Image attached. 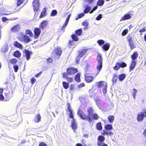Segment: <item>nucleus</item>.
<instances>
[{
  "label": "nucleus",
  "mask_w": 146,
  "mask_h": 146,
  "mask_svg": "<svg viewBox=\"0 0 146 146\" xmlns=\"http://www.w3.org/2000/svg\"><path fill=\"white\" fill-rule=\"evenodd\" d=\"M20 26L19 25H17L13 27L11 29V31L13 32L19 31Z\"/></svg>",
  "instance_id": "nucleus-28"
},
{
  "label": "nucleus",
  "mask_w": 146,
  "mask_h": 146,
  "mask_svg": "<svg viewBox=\"0 0 146 146\" xmlns=\"http://www.w3.org/2000/svg\"><path fill=\"white\" fill-rule=\"evenodd\" d=\"M98 8V7L97 6H95L94 7L93 9L90 11L89 13H92L95 10H96Z\"/></svg>",
  "instance_id": "nucleus-63"
},
{
  "label": "nucleus",
  "mask_w": 146,
  "mask_h": 146,
  "mask_svg": "<svg viewBox=\"0 0 146 146\" xmlns=\"http://www.w3.org/2000/svg\"><path fill=\"white\" fill-rule=\"evenodd\" d=\"M88 49H82L79 51L78 56L77 57L76 60V63L78 64L80 58L82 57L86 52Z\"/></svg>",
  "instance_id": "nucleus-8"
},
{
  "label": "nucleus",
  "mask_w": 146,
  "mask_h": 146,
  "mask_svg": "<svg viewBox=\"0 0 146 146\" xmlns=\"http://www.w3.org/2000/svg\"><path fill=\"white\" fill-rule=\"evenodd\" d=\"M97 59L98 63H102L103 62V59L102 55L101 54L97 55Z\"/></svg>",
  "instance_id": "nucleus-23"
},
{
  "label": "nucleus",
  "mask_w": 146,
  "mask_h": 146,
  "mask_svg": "<svg viewBox=\"0 0 146 146\" xmlns=\"http://www.w3.org/2000/svg\"><path fill=\"white\" fill-rule=\"evenodd\" d=\"M3 91V89H0V100H2L4 99L3 96L2 94Z\"/></svg>",
  "instance_id": "nucleus-51"
},
{
  "label": "nucleus",
  "mask_w": 146,
  "mask_h": 146,
  "mask_svg": "<svg viewBox=\"0 0 146 146\" xmlns=\"http://www.w3.org/2000/svg\"><path fill=\"white\" fill-rule=\"evenodd\" d=\"M78 72V69L74 67L69 68L66 70V72L68 74L70 75H74Z\"/></svg>",
  "instance_id": "nucleus-5"
},
{
  "label": "nucleus",
  "mask_w": 146,
  "mask_h": 146,
  "mask_svg": "<svg viewBox=\"0 0 146 146\" xmlns=\"http://www.w3.org/2000/svg\"><path fill=\"white\" fill-rule=\"evenodd\" d=\"M104 0H98L97 2V5L98 6H102L104 3Z\"/></svg>",
  "instance_id": "nucleus-44"
},
{
  "label": "nucleus",
  "mask_w": 146,
  "mask_h": 146,
  "mask_svg": "<svg viewBox=\"0 0 146 146\" xmlns=\"http://www.w3.org/2000/svg\"><path fill=\"white\" fill-rule=\"evenodd\" d=\"M63 87L65 89H67L69 87V83L66 82H62Z\"/></svg>",
  "instance_id": "nucleus-39"
},
{
  "label": "nucleus",
  "mask_w": 146,
  "mask_h": 146,
  "mask_svg": "<svg viewBox=\"0 0 146 146\" xmlns=\"http://www.w3.org/2000/svg\"><path fill=\"white\" fill-rule=\"evenodd\" d=\"M87 111L88 115L87 117H89L90 118V120H88L89 123H91L93 119H97L98 118V116L96 113H94V110L92 109L91 107H88V108Z\"/></svg>",
  "instance_id": "nucleus-1"
},
{
  "label": "nucleus",
  "mask_w": 146,
  "mask_h": 146,
  "mask_svg": "<svg viewBox=\"0 0 146 146\" xmlns=\"http://www.w3.org/2000/svg\"><path fill=\"white\" fill-rule=\"evenodd\" d=\"M110 46V44L109 43L107 42L104 45H102V47L103 50L104 51L106 52L109 50Z\"/></svg>",
  "instance_id": "nucleus-15"
},
{
  "label": "nucleus",
  "mask_w": 146,
  "mask_h": 146,
  "mask_svg": "<svg viewBox=\"0 0 146 146\" xmlns=\"http://www.w3.org/2000/svg\"><path fill=\"white\" fill-rule=\"evenodd\" d=\"M71 37L73 41H76L78 40V37L75 34L72 35H71Z\"/></svg>",
  "instance_id": "nucleus-41"
},
{
  "label": "nucleus",
  "mask_w": 146,
  "mask_h": 146,
  "mask_svg": "<svg viewBox=\"0 0 146 146\" xmlns=\"http://www.w3.org/2000/svg\"><path fill=\"white\" fill-rule=\"evenodd\" d=\"M36 80L35 79V78H34L33 77V78H32L31 79V84H34Z\"/></svg>",
  "instance_id": "nucleus-64"
},
{
  "label": "nucleus",
  "mask_w": 146,
  "mask_h": 146,
  "mask_svg": "<svg viewBox=\"0 0 146 146\" xmlns=\"http://www.w3.org/2000/svg\"><path fill=\"white\" fill-rule=\"evenodd\" d=\"M41 117L40 114H37L34 119L36 123L39 122L41 120Z\"/></svg>",
  "instance_id": "nucleus-30"
},
{
  "label": "nucleus",
  "mask_w": 146,
  "mask_h": 146,
  "mask_svg": "<svg viewBox=\"0 0 146 146\" xmlns=\"http://www.w3.org/2000/svg\"><path fill=\"white\" fill-rule=\"evenodd\" d=\"M70 112L69 113V117L70 118L72 119H75L74 118V116L73 113L72 111H69Z\"/></svg>",
  "instance_id": "nucleus-58"
},
{
  "label": "nucleus",
  "mask_w": 146,
  "mask_h": 146,
  "mask_svg": "<svg viewBox=\"0 0 146 146\" xmlns=\"http://www.w3.org/2000/svg\"><path fill=\"white\" fill-rule=\"evenodd\" d=\"M17 62V60L15 58H13L10 60L11 63L13 64H15Z\"/></svg>",
  "instance_id": "nucleus-53"
},
{
  "label": "nucleus",
  "mask_w": 146,
  "mask_h": 146,
  "mask_svg": "<svg viewBox=\"0 0 146 146\" xmlns=\"http://www.w3.org/2000/svg\"><path fill=\"white\" fill-rule=\"evenodd\" d=\"M85 73V77L86 81L88 83L91 82L93 79V77L91 76H87V73H86V71Z\"/></svg>",
  "instance_id": "nucleus-16"
},
{
  "label": "nucleus",
  "mask_w": 146,
  "mask_h": 146,
  "mask_svg": "<svg viewBox=\"0 0 146 146\" xmlns=\"http://www.w3.org/2000/svg\"><path fill=\"white\" fill-rule=\"evenodd\" d=\"M47 24V22L46 21L44 20L42 21L40 25V27L41 29H44V28L46 27V26Z\"/></svg>",
  "instance_id": "nucleus-25"
},
{
  "label": "nucleus",
  "mask_w": 146,
  "mask_h": 146,
  "mask_svg": "<svg viewBox=\"0 0 146 146\" xmlns=\"http://www.w3.org/2000/svg\"><path fill=\"white\" fill-rule=\"evenodd\" d=\"M32 53V52L28 50H24V55L25 56L27 60H29L31 57V55Z\"/></svg>",
  "instance_id": "nucleus-9"
},
{
  "label": "nucleus",
  "mask_w": 146,
  "mask_h": 146,
  "mask_svg": "<svg viewBox=\"0 0 146 146\" xmlns=\"http://www.w3.org/2000/svg\"><path fill=\"white\" fill-rule=\"evenodd\" d=\"M105 129L106 131L111 130L113 129L112 126L110 124L106 125L105 126Z\"/></svg>",
  "instance_id": "nucleus-37"
},
{
  "label": "nucleus",
  "mask_w": 146,
  "mask_h": 146,
  "mask_svg": "<svg viewBox=\"0 0 146 146\" xmlns=\"http://www.w3.org/2000/svg\"><path fill=\"white\" fill-rule=\"evenodd\" d=\"M77 115L83 120L87 121L90 120V119L89 117H87V115L85 114V113L80 109L78 111Z\"/></svg>",
  "instance_id": "nucleus-2"
},
{
  "label": "nucleus",
  "mask_w": 146,
  "mask_h": 146,
  "mask_svg": "<svg viewBox=\"0 0 146 146\" xmlns=\"http://www.w3.org/2000/svg\"><path fill=\"white\" fill-rule=\"evenodd\" d=\"M71 125L72 129L74 130L76 129L77 127V124L75 119H72Z\"/></svg>",
  "instance_id": "nucleus-20"
},
{
  "label": "nucleus",
  "mask_w": 146,
  "mask_h": 146,
  "mask_svg": "<svg viewBox=\"0 0 146 146\" xmlns=\"http://www.w3.org/2000/svg\"><path fill=\"white\" fill-rule=\"evenodd\" d=\"M131 15L130 13H126L122 16L120 20V21H125L130 19L131 18Z\"/></svg>",
  "instance_id": "nucleus-11"
},
{
  "label": "nucleus",
  "mask_w": 146,
  "mask_h": 146,
  "mask_svg": "<svg viewBox=\"0 0 146 146\" xmlns=\"http://www.w3.org/2000/svg\"><path fill=\"white\" fill-rule=\"evenodd\" d=\"M94 100L96 102L97 106L99 107V104H100L102 102L101 98L98 97H96V98H94Z\"/></svg>",
  "instance_id": "nucleus-32"
},
{
  "label": "nucleus",
  "mask_w": 146,
  "mask_h": 146,
  "mask_svg": "<svg viewBox=\"0 0 146 146\" xmlns=\"http://www.w3.org/2000/svg\"><path fill=\"white\" fill-rule=\"evenodd\" d=\"M102 15L101 14H99L96 18V20L97 21L100 20L102 18Z\"/></svg>",
  "instance_id": "nucleus-57"
},
{
  "label": "nucleus",
  "mask_w": 146,
  "mask_h": 146,
  "mask_svg": "<svg viewBox=\"0 0 146 146\" xmlns=\"http://www.w3.org/2000/svg\"><path fill=\"white\" fill-rule=\"evenodd\" d=\"M91 9V8L88 5H86V7L84 10V13H88L89 11H90Z\"/></svg>",
  "instance_id": "nucleus-34"
},
{
  "label": "nucleus",
  "mask_w": 146,
  "mask_h": 146,
  "mask_svg": "<svg viewBox=\"0 0 146 146\" xmlns=\"http://www.w3.org/2000/svg\"><path fill=\"white\" fill-rule=\"evenodd\" d=\"M14 45L15 46L20 49H22L23 48L22 45L17 41H15L14 42Z\"/></svg>",
  "instance_id": "nucleus-31"
},
{
  "label": "nucleus",
  "mask_w": 146,
  "mask_h": 146,
  "mask_svg": "<svg viewBox=\"0 0 146 146\" xmlns=\"http://www.w3.org/2000/svg\"><path fill=\"white\" fill-rule=\"evenodd\" d=\"M127 40L129 43L133 42L132 37L130 35H128L127 37Z\"/></svg>",
  "instance_id": "nucleus-45"
},
{
  "label": "nucleus",
  "mask_w": 146,
  "mask_h": 146,
  "mask_svg": "<svg viewBox=\"0 0 146 146\" xmlns=\"http://www.w3.org/2000/svg\"><path fill=\"white\" fill-rule=\"evenodd\" d=\"M34 37L35 38H38L39 36L41 33V30L40 29L38 28H35L34 30Z\"/></svg>",
  "instance_id": "nucleus-13"
},
{
  "label": "nucleus",
  "mask_w": 146,
  "mask_h": 146,
  "mask_svg": "<svg viewBox=\"0 0 146 146\" xmlns=\"http://www.w3.org/2000/svg\"><path fill=\"white\" fill-rule=\"evenodd\" d=\"M70 18V17L67 16L64 23L61 28L62 31H64V30L65 29L68 24Z\"/></svg>",
  "instance_id": "nucleus-17"
},
{
  "label": "nucleus",
  "mask_w": 146,
  "mask_h": 146,
  "mask_svg": "<svg viewBox=\"0 0 146 146\" xmlns=\"http://www.w3.org/2000/svg\"><path fill=\"white\" fill-rule=\"evenodd\" d=\"M84 15V13H80L78 15V17H76V20H77L79 18H80L83 17Z\"/></svg>",
  "instance_id": "nucleus-52"
},
{
  "label": "nucleus",
  "mask_w": 146,
  "mask_h": 146,
  "mask_svg": "<svg viewBox=\"0 0 146 146\" xmlns=\"http://www.w3.org/2000/svg\"><path fill=\"white\" fill-rule=\"evenodd\" d=\"M70 18V17L67 16L64 23L61 28L62 31H64V30L65 29L68 24Z\"/></svg>",
  "instance_id": "nucleus-18"
},
{
  "label": "nucleus",
  "mask_w": 146,
  "mask_h": 146,
  "mask_svg": "<svg viewBox=\"0 0 146 146\" xmlns=\"http://www.w3.org/2000/svg\"><path fill=\"white\" fill-rule=\"evenodd\" d=\"M46 10L45 8L43 9L41 12L39 18H41L45 16L46 15Z\"/></svg>",
  "instance_id": "nucleus-35"
},
{
  "label": "nucleus",
  "mask_w": 146,
  "mask_h": 146,
  "mask_svg": "<svg viewBox=\"0 0 146 146\" xmlns=\"http://www.w3.org/2000/svg\"><path fill=\"white\" fill-rule=\"evenodd\" d=\"M108 119L110 123H112L114 119V116L113 115L109 116L108 117Z\"/></svg>",
  "instance_id": "nucleus-33"
},
{
  "label": "nucleus",
  "mask_w": 146,
  "mask_h": 146,
  "mask_svg": "<svg viewBox=\"0 0 146 146\" xmlns=\"http://www.w3.org/2000/svg\"><path fill=\"white\" fill-rule=\"evenodd\" d=\"M68 111H72V109L71 108L70 105L69 103H68L66 105Z\"/></svg>",
  "instance_id": "nucleus-56"
},
{
  "label": "nucleus",
  "mask_w": 146,
  "mask_h": 146,
  "mask_svg": "<svg viewBox=\"0 0 146 146\" xmlns=\"http://www.w3.org/2000/svg\"><path fill=\"white\" fill-rule=\"evenodd\" d=\"M82 24L83 26H87L88 25V21L86 20H85L82 23Z\"/></svg>",
  "instance_id": "nucleus-55"
},
{
  "label": "nucleus",
  "mask_w": 146,
  "mask_h": 146,
  "mask_svg": "<svg viewBox=\"0 0 146 146\" xmlns=\"http://www.w3.org/2000/svg\"><path fill=\"white\" fill-rule=\"evenodd\" d=\"M126 75L125 74H122L119 75L118 76L119 80L121 82L125 78Z\"/></svg>",
  "instance_id": "nucleus-27"
},
{
  "label": "nucleus",
  "mask_w": 146,
  "mask_h": 146,
  "mask_svg": "<svg viewBox=\"0 0 146 146\" xmlns=\"http://www.w3.org/2000/svg\"><path fill=\"white\" fill-rule=\"evenodd\" d=\"M75 34L78 36H80L82 33V29H80L76 30L75 32Z\"/></svg>",
  "instance_id": "nucleus-42"
},
{
  "label": "nucleus",
  "mask_w": 146,
  "mask_h": 146,
  "mask_svg": "<svg viewBox=\"0 0 146 146\" xmlns=\"http://www.w3.org/2000/svg\"><path fill=\"white\" fill-rule=\"evenodd\" d=\"M39 146H47V145L45 143L41 142L39 143Z\"/></svg>",
  "instance_id": "nucleus-59"
},
{
  "label": "nucleus",
  "mask_w": 146,
  "mask_h": 146,
  "mask_svg": "<svg viewBox=\"0 0 146 146\" xmlns=\"http://www.w3.org/2000/svg\"><path fill=\"white\" fill-rule=\"evenodd\" d=\"M23 0H18L17 1V5L18 6H19L20 5L23 3Z\"/></svg>",
  "instance_id": "nucleus-60"
},
{
  "label": "nucleus",
  "mask_w": 146,
  "mask_h": 146,
  "mask_svg": "<svg viewBox=\"0 0 146 146\" xmlns=\"http://www.w3.org/2000/svg\"><path fill=\"white\" fill-rule=\"evenodd\" d=\"M118 77L115 74H114L113 75V76L112 78V82L113 85L115 83L116 84V82L118 78Z\"/></svg>",
  "instance_id": "nucleus-36"
},
{
  "label": "nucleus",
  "mask_w": 146,
  "mask_h": 146,
  "mask_svg": "<svg viewBox=\"0 0 146 146\" xmlns=\"http://www.w3.org/2000/svg\"><path fill=\"white\" fill-rule=\"evenodd\" d=\"M21 55V53L19 50H16L14 52L13 55L15 57L18 58L20 57Z\"/></svg>",
  "instance_id": "nucleus-29"
},
{
  "label": "nucleus",
  "mask_w": 146,
  "mask_h": 146,
  "mask_svg": "<svg viewBox=\"0 0 146 146\" xmlns=\"http://www.w3.org/2000/svg\"><path fill=\"white\" fill-rule=\"evenodd\" d=\"M23 38L24 41L26 43H28L31 40V39L28 36L25 35H23Z\"/></svg>",
  "instance_id": "nucleus-26"
},
{
  "label": "nucleus",
  "mask_w": 146,
  "mask_h": 146,
  "mask_svg": "<svg viewBox=\"0 0 146 146\" xmlns=\"http://www.w3.org/2000/svg\"><path fill=\"white\" fill-rule=\"evenodd\" d=\"M68 74L67 73H66V72H64L62 74L63 77L64 78L66 79L68 77Z\"/></svg>",
  "instance_id": "nucleus-62"
},
{
  "label": "nucleus",
  "mask_w": 146,
  "mask_h": 146,
  "mask_svg": "<svg viewBox=\"0 0 146 146\" xmlns=\"http://www.w3.org/2000/svg\"><path fill=\"white\" fill-rule=\"evenodd\" d=\"M127 66V64L124 62H122L121 63L117 62L114 67V69L115 70H117L120 68H123L126 67Z\"/></svg>",
  "instance_id": "nucleus-4"
},
{
  "label": "nucleus",
  "mask_w": 146,
  "mask_h": 146,
  "mask_svg": "<svg viewBox=\"0 0 146 146\" xmlns=\"http://www.w3.org/2000/svg\"><path fill=\"white\" fill-rule=\"evenodd\" d=\"M146 117V110L143 112L139 113L137 116V120L138 121H141L143 119L144 117Z\"/></svg>",
  "instance_id": "nucleus-6"
},
{
  "label": "nucleus",
  "mask_w": 146,
  "mask_h": 146,
  "mask_svg": "<svg viewBox=\"0 0 146 146\" xmlns=\"http://www.w3.org/2000/svg\"><path fill=\"white\" fill-rule=\"evenodd\" d=\"M136 64V62L135 61L131 60L130 64L129 67V72H130L132 71L135 68Z\"/></svg>",
  "instance_id": "nucleus-14"
},
{
  "label": "nucleus",
  "mask_w": 146,
  "mask_h": 146,
  "mask_svg": "<svg viewBox=\"0 0 146 146\" xmlns=\"http://www.w3.org/2000/svg\"><path fill=\"white\" fill-rule=\"evenodd\" d=\"M138 54L137 52H134L133 54L131 55V57L132 59L131 60L135 61V60L137 58Z\"/></svg>",
  "instance_id": "nucleus-24"
},
{
  "label": "nucleus",
  "mask_w": 146,
  "mask_h": 146,
  "mask_svg": "<svg viewBox=\"0 0 146 146\" xmlns=\"http://www.w3.org/2000/svg\"><path fill=\"white\" fill-rule=\"evenodd\" d=\"M129 43L131 50H132L135 47V44L133 42H131Z\"/></svg>",
  "instance_id": "nucleus-48"
},
{
  "label": "nucleus",
  "mask_w": 146,
  "mask_h": 146,
  "mask_svg": "<svg viewBox=\"0 0 146 146\" xmlns=\"http://www.w3.org/2000/svg\"><path fill=\"white\" fill-rule=\"evenodd\" d=\"M105 83H107L105 82L104 81H100L99 82H97L96 83V85L98 88H100L102 87H103L104 86V84Z\"/></svg>",
  "instance_id": "nucleus-21"
},
{
  "label": "nucleus",
  "mask_w": 146,
  "mask_h": 146,
  "mask_svg": "<svg viewBox=\"0 0 146 146\" xmlns=\"http://www.w3.org/2000/svg\"><path fill=\"white\" fill-rule=\"evenodd\" d=\"M57 13V11L56 10H52L50 14V15L51 16H54L56 15Z\"/></svg>",
  "instance_id": "nucleus-49"
},
{
  "label": "nucleus",
  "mask_w": 146,
  "mask_h": 146,
  "mask_svg": "<svg viewBox=\"0 0 146 146\" xmlns=\"http://www.w3.org/2000/svg\"><path fill=\"white\" fill-rule=\"evenodd\" d=\"M25 34L26 35H29V36L30 37L33 36V34L32 31L29 30H26L25 31Z\"/></svg>",
  "instance_id": "nucleus-47"
},
{
  "label": "nucleus",
  "mask_w": 146,
  "mask_h": 146,
  "mask_svg": "<svg viewBox=\"0 0 146 146\" xmlns=\"http://www.w3.org/2000/svg\"><path fill=\"white\" fill-rule=\"evenodd\" d=\"M62 54V51L60 48H57L55 49L52 53L53 57L59 58Z\"/></svg>",
  "instance_id": "nucleus-3"
},
{
  "label": "nucleus",
  "mask_w": 146,
  "mask_h": 146,
  "mask_svg": "<svg viewBox=\"0 0 146 146\" xmlns=\"http://www.w3.org/2000/svg\"><path fill=\"white\" fill-rule=\"evenodd\" d=\"M128 32V29H126L123 31L121 33V35L122 36H125L127 35Z\"/></svg>",
  "instance_id": "nucleus-50"
},
{
  "label": "nucleus",
  "mask_w": 146,
  "mask_h": 146,
  "mask_svg": "<svg viewBox=\"0 0 146 146\" xmlns=\"http://www.w3.org/2000/svg\"><path fill=\"white\" fill-rule=\"evenodd\" d=\"M0 13L1 15H8L11 13H13V12L10 13L9 11H7L5 8H1L0 9Z\"/></svg>",
  "instance_id": "nucleus-12"
},
{
  "label": "nucleus",
  "mask_w": 146,
  "mask_h": 146,
  "mask_svg": "<svg viewBox=\"0 0 146 146\" xmlns=\"http://www.w3.org/2000/svg\"><path fill=\"white\" fill-rule=\"evenodd\" d=\"M80 75L79 73H77L75 76V80L76 82H80Z\"/></svg>",
  "instance_id": "nucleus-38"
},
{
  "label": "nucleus",
  "mask_w": 146,
  "mask_h": 146,
  "mask_svg": "<svg viewBox=\"0 0 146 146\" xmlns=\"http://www.w3.org/2000/svg\"><path fill=\"white\" fill-rule=\"evenodd\" d=\"M13 68L14 70V71L15 72H17L19 69L18 65H15L13 66Z\"/></svg>",
  "instance_id": "nucleus-54"
},
{
  "label": "nucleus",
  "mask_w": 146,
  "mask_h": 146,
  "mask_svg": "<svg viewBox=\"0 0 146 146\" xmlns=\"http://www.w3.org/2000/svg\"><path fill=\"white\" fill-rule=\"evenodd\" d=\"M33 6L35 12L36 11V12L35 13V15L36 13V12L39 10V3L38 2V0H34L33 3Z\"/></svg>",
  "instance_id": "nucleus-7"
},
{
  "label": "nucleus",
  "mask_w": 146,
  "mask_h": 146,
  "mask_svg": "<svg viewBox=\"0 0 146 146\" xmlns=\"http://www.w3.org/2000/svg\"><path fill=\"white\" fill-rule=\"evenodd\" d=\"M8 49V45L7 44H5L2 47L1 50V51L2 52L5 53L7 52Z\"/></svg>",
  "instance_id": "nucleus-22"
},
{
  "label": "nucleus",
  "mask_w": 146,
  "mask_h": 146,
  "mask_svg": "<svg viewBox=\"0 0 146 146\" xmlns=\"http://www.w3.org/2000/svg\"><path fill=\"white\" fill-rule=\"evenodd\" d=\"M102 67V63H98L97 62L96 68L97 70V72L98 74L99 72L101 71Z\"/></svg>",
  "instance_id": "nucleus-19"
},
{
  "label": "nucleus",
  "mask_w": 146,
  "mask_h": 146,
  "mask_svg": "<svg viewBox=\"0 0 146 146\" xmlns=\"http://www.w3.org/2000/svg\"><path fill=\"white\" fill-rule=\"evenodd\" d=\"M113 133L110 131H108L107 135V136H110V137H113Z\"/></svg>",
  "instance_id": "nucleus-61"
},
{
  "label": "nucleus",
  "mask_w": 146,
  "mask_h": 146,
  "mask_svg": "<svg viewBox=\"0 0 146 146\" xmlns=\"http://www.w3.org/2000/svg\"><path fill=\"white\" fill-rule=\"evenodd\" d=\"M107 83H105L104 84V86L103 87V89L102 90L103 93L104 94V95L105 94L107 93Z\"/></svg>",
  "instance_id": "nucleus-40"
},
{
  "label": "nucleus",
  "mask_w": 146,
  "mask_h": 146,
  "mask_svg": "<svg viewBox=\"0 0 146 146\" xmlns=\"http://www.w3.org/2000/svg\"><path fill=\"white\" fill-rule=\"evenodd\" d=\"M96 129L98 130H101L102 129V126L101 122H99L96 124Z\"/></svg>",
  "instance_id": "nucleus-43"
},
{
  "label": "nucleus",
  "mask_w": 146,
  "mask_h": 146,
  "mask_svg": "<svg viewBox=\"0 0 146 146\" xmlns=\"http://www.w3.org/2000/svg\"><path fill=\"white\" fill-rule=\"evenodd\" d=\"M105 140V138L104 136L102 135H99L98 138V145L101 146Z\"/></svg>",
  "instance_id": "nucleus-10"
},
{
  "label": "nucleus",
  "mask_w": 146,
  "mask_h": 146,
  "mask_svg": "<svg viewBox=\"0 0 146 146\" xmlns=\"http://www.w3.org/2000/svg\"><path fill=\"white\" fill-rule=\"evenodd\" d=\"M97 42L99 45L101 46L105 44V42L104 40L102 39L98 40Z\"/></svg>",
  "instance_id": "nucleus-46"
}]
</instances>
